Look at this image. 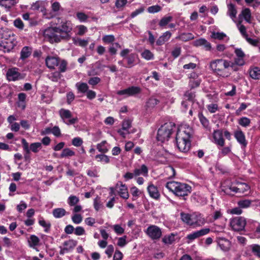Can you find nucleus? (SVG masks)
I'll return each mask as SVG.
<instances>
[{"label": "nucleus", "mask_w": 260, "mask_h": 260, "mask_svg": "<svg viewBox=\"0 0 260 260\" xmlns=\"http://www.w3.org/2000/svg\"><path fill=\"white\" fill-rule=\"evenodd\" d=\"M213 138L217 144L220 146L224 145V141L222 137V133L220 131H215L213 133Z\"/></svg>", "instance_id": "obj_19"}, {"label": "nucleus", "mask_w": 260, "mask_h": 260, "mask_svg": "<svg viewBox=\"0 0 260 260\" xmlns=\"http://www.w3.org/2000/svg\"><path fill=\"white\" fill-rule=\"evenodd\" d=\"M236 57L234 59V66L235 64L242 66L245 64L244 57L245 54L241 49L237 48L235 50Z\"/></svg>", "instance_id": "obj_15"}, {"label": "nucleus", "mask_w": 260, "mask_h": 260, "mask_svg": "<svg viewBox=\"0 0 260 260\" xmlns=\"http://www.w3.org/2000/svg\"><path fill=\"white\" fill-rule=\"evenodd\" d=\"M234 63L224 59H216L210 63V67L214 73L223 78L229 77L231 74V69Z\"/></svg>", "instance_id": "obj_2"}, {"label": "nucleus", "mask_w": 260, "mask_h": 260, "mask_svg": "<svg viewBox=\"0 0 260 260\" xmlns=\"http://www.w3.org/2000/svg\"><path fill=\"white\" fill-rule=\"evenodd\" d=\"M76 87L78 91L82 93L86 92L88 89V86L85 83L78 82L76 84Z\"/></svg>", "instance_id": "obj_35"}, {"label": "nucleus", "mask_w": 260, "mask_h": 260, "mask_svg": "<svg viewBox=\"0 0 260 260\" xmlns=\"http://www.w3.org/2000/svg\"><path fill=\"white\" fill-rule=\"evenodd\" d=\"M181 219L188 225H202L207 222L203 215L200 212H192L191 214L181 212Z\"/></svg>", "instance_id": "obj_4"}, {"label": "nucleus", "mask_w": 260, "mask_h": 260, "mask_svg": "<svg viewBox=\"0 0 260 260\" xmlns=\"http://www.w3.org/2000/svg\"><path fill=\"white\" fill-rule=\"evenodd\" d=\"M161 9V8L160 6L154 5L148 7L147 11L149 13H155L159 12Z\"/></svg>", "instance_id": "obj_56"}, {"label": "nucleus", "mask_w": 260, "mask_h": 260, "mask_svg": "<svg viewBox=\"0 0 260 260\" xmlns=\"http://www.w3.org/2000/svg\"><path fill=\"white\" fill-rule=\"evenodd\" d=\"M130 192L133 197L138 198L141 194V191L136 186L131 188Z\"/></svg>", "instance_id": "obj_52"}, {"label": "nucleus", "mask_w": 260, "mask_h": 260, "mask_svg": "<svg viewBox=\"0 0 260 260\" xmlns=\"http://www.w3.org/2000/svg\"><path fill=\"white\" fill-rule=\"evenodd\" d=\"M166 187L178 197H185L191 192V187L185 183L171 181L166 183Z\"/></svg>", "instance_id": "obj_3"}, {"label": "nucleus", "mask_w": 260, "mask_h": 260, "mask_svg": "<svg viewBox=\"0 0 260 260\" xmlns=\"http://www.w3.org/2000/svg\"><path fill=\"white\" fill-rule=\"evenodd\" d=\"M235 137L238 142L241 144L246 146L247 143L244 134L241 131H238L235 133Z\"/></svg>", "instance_id": "obj_24"}, {"label": "nucleus", "mask_w": 260, "mask_h": 260, "mask_svg": "<svg viewBox=\"0 0 260 260\" xmlns=\"http://www.w3.org/2000/svg\"><path fill=\"white\" fill-rule=\"evenodd\" d=\"M49 79L53 82H57L61 78V74L59 72H53L48 75Z\"/></svg>", "instance_id": "obj_46"}, {"label": "nucleus", "mask_w": 260, "mask_h": 260, "mask_svg": "<svg viewBox=\"0 0 260 260\" xmlns=\"http://www.w3.org/2000/svg\"><path fill=\"white\" fill-rule=\"evenodd\" d=\"M14 25L20 29H23L24 28V24L20 18H17L14 21Z\"/></svg>", "instance_id": "obj_59"}, {"label": "nucleus", "mask_w": 260, "mask_h": 260, "mask_svg": "<svg viewBox=\"0 0 260 260\" xmlns=\"http://www.w3.org/2000/svg\"><path fill=\"white\" fill-rule=\"evenodd\" d=\"M147 235L153 240L159 239L162 235L161 229L156 225L148 226L146 231Z\"/></svg>", "instance_id": "obj_12"}, {"label": "nucleus", "mask_w": 260, "mask_h": 260, "mask_svg": "<svg viewBox=\"0 0 260 260\" xmlns=\"http://www.w3.org/2000/svg\"><path fill=\"white\" fill-rule=\"evenodd\" d=\"M241 15L244 17V19L247 22L249 23H251V13L249 8L244 9L239 16Z\"/></svg>", "instance_id": "obj_25"}, {"label": "nucleus", "mask_w": 260, "mask_h": 260, "mask_svg": "<svg viewBox=\"0 0 260 260\" xmlns=\"http://www.w3.org/2000/svg\"><path fill=\"white\" fill-rule=\"evenodd\" d=\"M193 45L197 47L203 46L204 48L208 51L211 50L212 48L211 44L203 38L196 40L193 42Z\"/></svg>", "instance_id": "obj_18"}, {"label": "nucleus", "mask_w": 260, "mask_h": 260, "mask_svg": "<svg viewBox=\"0 0 260 260\" xmlns=\"http://www.w3.org/2000/svg\"><path fill=\"white\" fill-rule=\"evenodd\" d=\"M102 40L105 43H111L115 41V37L112 35H106L103 37Z\"/></svg>", "instance_id": "obj_54"}, {"label": "nucleus", "mask_w": 260, "mask_h": 260, "mask_svg": "<svg viewBox=\"0 0 260 260\" xmlns=\"http://www.w3.org/2000/svg\"><path fill=\"white\" fill-rule=\"evenodd\" d=\"M6 77L9 81H15L24 79L25 74L20 73L19 69L12 68L7 70Z\"/></svg>", "instance_id": "obj_8"}, {"label": "nucleus", "mask_w": 260, "mask_h": 260, "mask_svg": "<svg viewBox=\"0 0 260 260\" xmlns=\"http://www.w3.org/2000/svg\"><path fill=\"white\" fill-rule=\"evenodd\" d=\"M177 236V234L171 233L168 236H165L162 239V241L167 244H172L175 241V237Z\"/></svg>", "instance_id": "obj_28"}, {"label": "nucleus", "mask_w": 260, "mask_h": 260, "mask_svg": "<svg viewBox=\"0 0 260 260\" xmlns=\"http://www.w3.org/2000/svg\"><path fill=\"white\" fill-rule=\"evenodd\" d=\"M135 176L143 175L144 176H147L148 173V169L146 166L142 165L140 168H136L134 170Z\"/></svg>", "instance_id": "obj_22"}, {"label": "nucleus", "mask_w": 260, "mask_h": 260, "mask_svg": "<svg viewBox=\"0 0 260 260\" xmlns=\"http://www.w3.org/2000/svg\"><path fill=\"white\" fill-rule=\"evenodd\" d=\"M184 96V99L189 101H193L195 97V94L191 91H187L185 93Z\"/></svg>", "instance_id": "obj_60"}, {"label": "nucleus", "mask_w": 260, "mask_h": 260, "mask_svg": "<svg viewBox=\"0 0 260 260\" xmlns=\"http://www.w3.org/2000/svg\"><path fill=\"white\" fill-rule=\"evenodd\" d=\"M39 224L44 228V232L46 233H48L50 231L51 228V223L49 222H46V221L42 217H40L39 219Z\"/></svg>", "instance_id": "obj_27"}, {"label": "nucleus", "mask_w": 260, "mask_h": 260, "mask_svg": "<svg viewBox=\"0 0 260 260\" xmlns=\"http://www.w3.org/2000/svg\"><path fill=\"white\" fill-rule=\"evenodd\" d=\"M76 28L78 29L77 35L79 36H83L87 31V27L83 25H79L77 26Z\"/></svg>", "instance_id": "obj_57"}, {"label": "nucleus", "mask_w": 260, "mask_h": 260, "mask_svg": "<svg viewBox=\"0 0 260 260\" xmlns=\"http://www.w3.org/2000/svg\"><path fill=\"white\" fill-rule=\"evenodd\" d=\"M73 222L75 224L80 223L83 219L82 216L79 214H75L72 217Z\"/></svg>", "instance_id": "obj_55"}, {"label": "nucleus", "mask_w": 260, "mask_h": 260, "mask_svg": "<svg viewBox=\"0 0 260 260\" xmlns=\"http://www.w3.org/2000/svg\"><path fill=\"white\" fill-rule=\"evenodd\" d=\"M72 40L73 43L75 45L79 46L82 47H86L88 44V41L86 40L79 38L76 39L75 38H73Z\"/></svg>", "instance_id": "obj_33"}, {"label": "nucleus", "mask_w": 260, "mask_h": 260, "mask_svg": "<svg viewBox=\"0 0 260 260\" xmlns=\"http://www.w3.org/2000/svg\"><path fill=\"white\" fill-rule=\"evenodd\" d=\"M127 3V0H116L115 2V6L119 9H122Z\"/></svg>", "instance_id": "obj_58"}, {"label": "nucleus", "mask_w": 260, "mask_h": 260, "mask_svg": "<svg viewBox=\"0 0 260 260\" xmlns=\"http://www.w3.org/2000/svg\"><path fill=\"white\" fill-rule=\"evenodd\" d=\"M242 21H239L237 23V27L242 35V36L245 39L248 37V35L246 32V28L243 25L241 24Z\"/></svg>", "instance_id": "obj_43"}, {"label": "nucleus", "mask_w": 260, "mask_h": 260, "mask_svg": "<svg viewBox=\"0 0 260 260\" xmlns=\"http://www.w3.org/2000/svg\"><path fill=\"white\" fill-rule=\"evenodd\" d=\"M83 144L82 139L79 137L74 138L72 140V144L76 147H79Z\"/></svg>", "instance_id": "obj_62"}, {"label": "nucleus", "mask_w": 260, "mask_h": 260, "mask_svg": "<svg viewBox=\"0 0 260 260\" xmlns=\"http://www.w3.org/2000/svg\"><path fill=\"white\" fill-rule=\"evenodd\" d=\"M59 32L62 35L66 40L70 38L69 33L72 30L73 25L70 21H66L61 22V25L59 26Z\"/></svg>", "instance_id": "obj_10"}, {"label": "nucleus", "mask_w": 260, "mask_h": 260, "mask_svg": "<svg viewBox=\"0 0 260 260\" xmlns=\"http://www.w3.org/2000/svg\"><path fill=\"white\" fill-rule=\"evenodd\" d=\"M31 54V48L28 47H23L21 51L20 58L25 59L28 57Z\"/></svg>", "instance_id": "obj_32"}, {"label": "nucleus", "mask_w": 260, "mask_h": 260, "mask_svg": "<svg viewBox=\"0 0 260 260\" xmlns=\"http://www.w3.org/2000/svg\"><path fill=\"white\" fill-rule=\"evenodd\" d=\"M226 37V34L222 32H215V31L211 32V37L214 39L222 40Z\"/></svg>", "instance_id": "obj_37"}, {"label": "nucleus", "mask_w": 260, "mask_h": 260, "mask_svg": "<svg viewBox=\"0 0 260 260\" xmlns=\"http://www.w3.org/2000/svg\"><path fill=\"white\" fill-rule=\"evenodd\" d=\"M192 129L189 125H181L178 129L176 141L178 149L183 152H187L190 148L189 139L192 135Z\"/></svg>", "instance_id": "obj_1"}, {"label": "nucleus", "mask_w": 260, "mask_h": 260, "mask_svg": "<svg viewBox=\"0 0 260 260\" xmlns=\"http://www.w3.org/2000/svg\"><path fill=\"white\" fill-rule=\"evenodd\" d=\"M76 17L80 22H85L87 21L89 17L84 13L83 12H77L76 13Z\"/></svg>", "instance_id": "obj_45"}, {"label": "nucleus", "mask_w": 260, "mask_h": 260, "mask_svg": "<svg viewBox=\"0 0 260 260\" xmlns=\"http://www.w3.org/2000/svg\"><path fill=\"white\" fill-rule=\"evenodd\" d=\"M132 126V121L129 119H124L122 123V128L125 131H128Z\"/></svg>", "instance_id": "obj_50"}, {"label": "nucleus", "mask_w": 260, "mask_h": 260, "mask_svg": "<svg viewBox=\"0 0 260 260\" xmlns=\"http://www.w3.org/2000/svg\"><path fill=\"white\" fill-rule=\"evenodd\" d=\"M115 190L121 198L124 199H127L129 194L127 186L122 182H118L115 186Z\"/></svg>", "instance_id": "obj_13"}, {"label": "nucleus", "mask_w": 260, "mask_h": 260, "mask_svg": "<svg viewBox=\"0 0 260 260\" xmlns=\"http://www.w3.org/2000/svg\"><path fill=\"white\" fill-rule=\"evenodd\" d=\"M218 245L223 251H228L230 250L231 247V242L224 238H219L218 241Z\"/></svg>", "instance_id": "obj_17"}, {"label": "nucleus", "mask_w": 260, "mask_h": 260, "mask_svg": "<svg viewBox=\"0 0 260 260\" xmlns=\"http://www.w3.org/2000/svg\"><path fill=\"white\" fill-rule=\"evenodd\" d=\"M147 190L150 196L155 199H158L159 198L160 194L156 186L153 184H150L147 187Z\"/></svg>", "instance_id": "obj_21"}, {"label": "nucleus", "mask_w": 260, "mask_h": 260, "mask_svg": "<svg viewBox=\"0 0 260 260\" xmlns=\"http://www.w3.org/2000/svg\"><path fill=\"white\" fill-rule=\"evenodd\" d=\"M77 242L73 239H70L69 240L66 241L63 243V246L69 248V250L71 249H73L77 245Z\"/></svg>", "instance_id": "obj_39"}, {"label": "nucleus", "mask_w": 260, "mask_h": 260, "mask_svg": "<svg viewBox=\"0 0 260 260\" xmlns=\"http://www.w3.org/2000/svg\"><path fill=\"white\" fill-rule=\"evenodd\" d=\"M228 9L227 14L234 22H235V18H236L237 13L235 6L233 4H230L228 5Z\"/></svg>", "instance_id": "obj_23"}, {"label": "nucleus", "mask_w": 260, "mask_h": 260, "mask_svg": "<svg viewBox=\"0 0 260 260\" xmlns=\"http://www.w3.org/2000/svg\"><path fill=\"white\" fill-rule=\"evenodd\" d=\"M172 20V16L164 17L161 18L159 22V25L160 27L166 26Z\"/></svg>", "instance_id": "obj_48"}, {"label": "nucleus", "mask_w": 260, "mask_h": 260, "mask_svg": "<svg viewBox=\"0 0 260 260\" xmlns=\"http://www.w3.org/2000/svg\"><path fill=\"white\" fill-rule=\"evenodd\" d=\"M238 123L240 125L243 127H247L249 125L250 120L247 117H243L239 119Z\"/></svg>", "instance_id": "obj_49"}, {"label": "nucleus", "mask_w": 260, "mask_h": 260, "mask_svg": "<svg viewBox=\"0 0 260 260\" xmlns=\"http://www.w3.org/2000/svg\"><path fill=\"white\" fill-rule=\"evenodd\" d=\"M140 92V88L136 86H131L126 89L119 90L117 94L120 95H125L126 97L133 96Z\"/></svg>", "instance_id": "obj_14"}, {"label": "nucleus", "mask_w": 260, "mask_h": 260, "mask_svg": "<svg viewBox=\"0 0 260 260\" xmlns=\"http://www.w3.org/2000/svg\"><path fill=\"white\" fill-rule=\"evenodd\" d=\"M158 103V101L153 98H150L146 103V106L148 108H153Z\"/></svg>", "instance_id": "obj_51"}, {"label": "nucleus", "mask_w": 260, "mask_h": 260, "mask_svg": "<svg viewBox=\"0 0 260 260\" xmlns=\"http://www.w3.org/2000/svg\"><path fill=\"white\" fill-rule=\"evenodd\" d=\"M250 247L253 255L260 258V245L258 244H252L250 246Z\"/></svg>", "instance_id": "obj_38"}, {"label": "nucleus", "mask_w": 260, "mask_h": 260, "mask_svg": "<svg viewBox=\"0 0 260 260\" xmlns=\"http://www.w3.org/2000/svg\"><path fill=\"white\" fill-rule=\"evenodd\" d=\"M44 36L51 43H58L62 40H66L64 36L59 32V27H50L44 31Z\"/></svg>", "instance_id": "obj_6"}, {"label": "nucleus", "mask_w": 260, "mask_h": 260, "mask_svg": "<svg viewBox=\"0 0 260 260\" xmlns=\"http://www.w3.org/2000/svg\"><path fill=\"white\" fill-rule=\"evenodd\" d=\"M47 67L51 69H55V67L59 65V58L55 56H48L45 59Z\"/></svg>", "instance_id": "obj_16"}, {"label": "nucleus", "mask_w": 260, "mask_h": 260, "mask_svg": "<svg viewBox=\"0 0 260 260\" xmlns=\"http://www.w3.org/2000/svg\"><path fill=\"white\" fill-rule=\"evenodd\" d=\"M123 258V254L119 250H116L113 256V260H122Z\"/></svg>", "instance_id": "obj_64"}, {"label": "nucleus", "mask_w": 260, "mask_h": 260, "mask_svg": "<svg viewBox=\"0 0 260 260\" xmlns=\"http://www.w3.org/2000/svg\"><path fill=\"white\" fill-rule=\"evenodd\" d=\"M59 114L63 122L68 125L74 124L77 121V118H71L72 113L69 110L61 109Z\"/></svg>", "instance_id": "obj_11"}, {"label": "nucleus", "mask_w": 260, "mask_h": 260, "mask_svg": "<svg viewBox=\"0 0 260 260\" xmlns=\"http://www.w3.org/2000/svg\"><path fill=\"white\" fill-rule=\"evenodd\" d=\"M95 158L98 161L103 162L105 164H108L110 162V158L108 156L105 154H98L95 156Z\"/></svg>", "instance_id": "obj_42"}, {"label": "nucleus", "mask_w": 260, "mask_h": 260, "mask_svg": "<svg viewBox=\"0 0 260 260\" xmlns=\"http://www.w3.org/2000/svg\"><path fill=\"white\" fill-rule=\"evenodd\" d=\"M136 54L134 53L131 54L128 56L126 57L127 65L125 66L126 68H131L134 66L135 61Z\"/></svg>", "instance_id": "obj_40"}, {"label": "nucleus", "mask_w": 260, "mask_h": 260, "mask_svg": "<svg viewBox=\"0 0 260 260\" xmlns=\"http://www.w3.org/2000/svg\"><path fill=\"white\" fill-rule=\"evenodd\" d=\"M94 207L96 210H101L102 208V205L100 198H96L94 200Z\"/></svg>", "instance_id": "obj_63"}, {"label": "nucleus", "mask_w": 260, "mask_h": 260, "mask_svg": "<svg viewBox=\"0 0 260 260\" xmlns=\"http://www.w3.org/2000/svg\"><path fill=\"white\" fill-rule=\"evenodd\" d=\"M250 189L249 186L245 183L237 182L235 185L232 184L229 189H223L225 193L229 194L230 191H233L235 193H245Z\"/></svg>", "instance_id": "obj_7"}, {"label": "nucleus", "mask_w": 260, "mask_h": 260, "mask_svg": "<svg viewBox=\"0 0 260 260\" xmlns=\"http://www.w3.org/2000/svg\"><path fill=\"white\" fill-rule=\"evenodd\" d=\"M231 225L235 231H241L244 229L246 225L245 218L243 217H237L231 221Z\"/></svg>", "instance_id": "obj_9"}, {"label": "nucleus", "mask_w": 260, "mask_h": 260, "mask_svg": "<svg viewBox=\"0 0 260 260\" xmlns=\"http://www.w3.org/2000/svg\"><path fill=\"white\" fill-rule=\"evenodd\" d=\"M106 141H103L96 145V148L99 152L102 153H106L108 151L109 149L106 146Z\"/></svg>", "instance_id": "obj_34"}, {"label": "nucleus", "mask_w": 260, "mask_h": 260, "mask_svg": "<svg viewBox=\"0 0 260 260\" xmlns=\"http://www.w3.org/2000/svg\"><path fill=\"white\" fill-rule=\"evenodd\" d=\"M184 42L188 41L194 39V36L191 33H182L176 38Z\"/></svg>", "instance_id": "obj_26"}, {"label": "nucleus", "mask_w": 260, "mask_h": 260, "mask_svg": "<svg viewBox=\"0 0 260 260\" xmlns=\"http://www.w3.org/2000/svg\"><path fill=\"white\" fill-rule=\"evenodd\" d=\"M251 201L249 200H240L238 202V205L239 208H246L250 207Z\"/></svg>", "instance_id": "obj_44"}, {"label": "nucleus", "mask_w": 260, "mask_h": 260, "mask_svg": "<svg viewBox=\"0 0 260 260\" xmlns=\"http://www.w3.org/2000/svg\"><path fill=\"white\" fill-rule=\"evenodd\" d=\"M30 247H35L38 246L40 242L39 238L35 235H32L30 237V241H29Z\"/></svg>", "instance_id": "obj_41"}, {"label": "nucleus", "mask_w": 260, "mask_h": 260, "mask_svg": "<svg viewBox=\"0 0 260 260\" xmlns=\"http://www.w3.org/2000/svg\"><path fill=\"white\" fill-rule=\"evenodd\" d=\"M142 57L146 60H149L154 59V54L149 50L145 49L141 53Z\"/></svg>", "instance_id": "obj_36"}, {"label": "nucleus", "mask_w": 260, "mask_h": 260, "mask_svg": "<svg viewBox=\"0 0 260 260\" xmlns=\"http://www.w3.org/2000/svg\"><path fill=\"white\" fill-rule=\"evenodd\" d=\"M42 148V144L39 142L31 143L30 145V150L35 153H37Z\"/></svg>", "instance_id": "obj_47"}, {"label": "nucleus", "mask_w": 260, "mask_h": 260, "mask_svg": "<svg viewBox=\"0 0 260 260\" xmlns=\"http://www.w3.org/2000/svg\"><path fill=\"white\" fill-rule=\"evenodd\" d=\"M79 201V198L75 196H71L68 199V203L70 206L76 205Z\"/></svg>", "instance_id": "obj_53"}, {"label": "nucleus", "mask_w": 260, "mask_h": 260, "mask_svg": "<svg viewBox=\"0 0 260 260\" xmlns=\"http://www.w3.org/2000/svg\"><path fill=\"white\" fill-rule=\"evenodd\" d=\"M75 153L74 151L71 150L70 148H67L62 150L60 154V157L64 158L71 157L72 156L75 155Z\"/></svg>", "instance_id": "obj_31"}, {"label": "nucleus", "mask_w": 260, "mask_h": 260, "mask_svg": "<svg viewBox=\"0 0 260 260\" xmlns=\"http://www.w3.org/2000/svg\"><path fill=\"white\" fill-rule=\"evenodd\" d=\"M74 230V234L77 236H81L85 234V230L82 226H77Z\"/></svg>", "instance_id": "obj_61"}, {"label": "nucleus", "mask_w": 260, "mask_h": 260, "mask_svg": "<svg viewBox=\"0 0 260 260\" xmlns=\"http://www.w3.org/2000/svg\"><path fill=\"white\" fill-rule=\"evenodd\" d=\"M16 45V42L14 40L6 42V45L4 46L5 52H9L11 51Z\"/></svg>", "instance_id": "obj_29"}, {"label": "nucleus", "mask_w": 260, "mask_h": 260, "mask_svg": "<svg viewBox=\"0 0 260 260\" xmlns=\"http://www.w3.org/2000/svg\"><path fill=\"white\" fill-rule=\"evenodd\" d=\"M174 127L175 124L172 122H167L161 125L157 131V140L161 142L168 141Z\"/></svg>", "instance_id": "obj_5"}, {"label": "nucleus", "mask_w": 260, "mask_h": 260, "mask_svg": "<svg viewBox=\"0 0 260 260\" xmlns=\"http://www.w3.org/2000/svg\"><path fill=\"white\" fill-rule=\"evenodd\" d=\"M172 34L169 31H167L163 33L157 40L156 43L158 46L163 45L165 42L168 41L171 38Z\"/></svg>", "instance_id": "obj_20"}, {"label": "nucleus", "mask_w": 260, "mask_h": 260, "mask_svg": "<svg viewBox=\"0 0 260 260\" xmlns=\"http://www.w3.org/2000/svg\"><path fill=\"white\" fill-rule=\"evenodd\" d=\"M249 74L250 77L254 79H260V69L254 67L250 70Z\"/></svg>", "instance_id": "obj_30"}]
</instances>
